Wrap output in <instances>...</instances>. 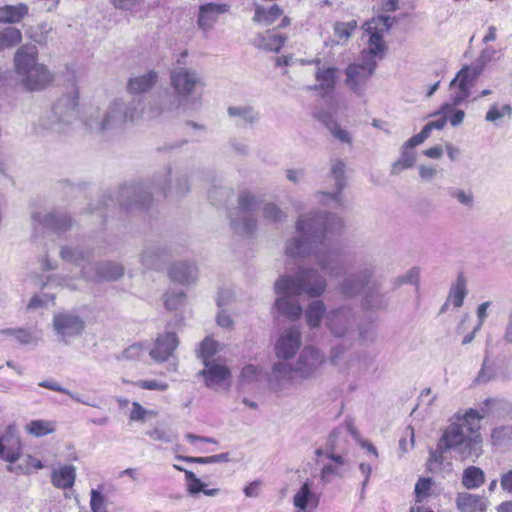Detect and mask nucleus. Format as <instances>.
<instances>
[{
	"label": "nucleus",
	"instance_id": "31",
	"mask_svg": "<svg viewBox=\"0 0 512 512\" xmlns=\"http://www.w3.org/2000/svg\"><path fill=\"white\" fill-rule=\"evenodd\" d=\"M76 480V467L74 465H61L53 468L51 472V483L57 489H70Z\"/></svg>",
	"mask_w": 512,
	"mask_h": 512
},
{
	"label": "nucleus",
	"instance_id": "42",
	"mask_svg": "<svg viewBox=\"0 0 512 512\" xmlns=\"http://www.w3.org/2000/svg\"><path fill=\"white\" fill-rule=\"evenodd\" d=\"M326 306L322 300L312 301L305 312L306 322L311 328L319 327L322 319H325Z\"/></svg>",
	"mask_w": 512,
	"mask_h": 512
},
{
	"label": "nucleus",
	"instance_id": "14",
	"mask_svg": "<svg viewBox=\"0 0 512 512\" xmlns=\"http://www.w3.org/2000/svg\"><path fill=\"white\" fill-rule=\"evenodd\" d=\"M324 362V354L315 347L306 346L300 352L294 365L295 375L302 379L311 378L317 373Z\"/></svg>",
	"mask_w": 512,
	"mask_h": 512
},
{
	"label": "nucleus",
	"instance_id": "21",
	"mask_svg": "<svg viewBox=\"0 0 512 512\" xmlns=\"http://www.w3.org/2000/svg\"><path fill=\"white\" fill-rule=\"evenodd\" d=\"M203 364L205 368L200 370L197 376L202 377L206 387L210 389L218 390L231 376L229 368L215 360L206 361Z\"/></svg>",
	"mask_w": 512,
	"mask_h": 512
},
{
	"label": "nucleus",
	"instance_id": "52",
	"mask_svg": "<svg viewBox=\"0 0 512 512\" xmlns=\"http://www.w3.org/2000/svg\"><path fill=\"white\" fill-rule=\"evenodd\" d=\"M261 375V371L258 368V366L253 364H247L245 365L240 373L239 376V385L245 386L249 384L256 383Z\"/></svg>",
	"mask_w": 512,
	"mask_h": 512
},
{
	"label": "nucleus",
	"instance_id": "56",
	"mask_svg": "<svg viewBox=\"0 0 512 512\" xmlns=\"http://www.w3.org/2000/svg\"><path fill=\"white\" fill-rule=\"evenodd\" d=\"M173 467L178 471H182L185 473V478L187 481H189L187 489L190 494H197L203 490L204 484L201 482L199 478L196 477V475L192 471L187 470L176 464Z\"/></svg>",
	"mask_w": 512,
	"mask_h": 512
},
{
	"label": "nucleus",
	"instance_id": "26",
	"mask_svg": "<svg viewBox=\"0 0 512 512\" xmlns=\"http://www.w3.org/2000/svg\"><path fill=\"white\" fill-rule=\"evenodd\" d=\"M183 102H185V100L176 94L166 95L160 99L157 105L151 104L147 111V118L154 119L164 115L175 114L179 111Z\"/></svg>",
	"mask_w": 512,
	"mask_h": 512
},
{
	"label": "nucleus",
	"instance_id": "6",
	"mask_svg": "<svg viewBox=\"0 0 512 512\" xmlns=\"http://www.w3.org/2000/svg\"><path fill=\"white\" fill-rule=\"evenodd\" d=\"M79 92L72 90L59 97L52 107L43 112L35 126L37 130L67 133L79 118Z\"/></svg>",
	"mask_w": 512,
	"mask_h": 512
},
{
	"label": "nucleus",
	"instance_id": "38",
	"mask_svg": "<svg viewBox=\"0 0 512 512\" xmlns=\"http://www.w3.org/2000/svg\"><path fill=\"white\" fill-rule=\"evenodd\" d=\"M280 295L281 297H278L274 304L278 313L284 315L285 317L291 320L298 319L302 314L301 306L298 304L297 301L290 299L291 295Z\"/></svg>",
	"mask_w": 512,
	"mask_h": 512
},
{
	"label": "nucleus",
	"instance_id": "18",
	"mask_svg": "<svg viewBox=\"0 0 512 512\" xmlns=\"http://www.w3.org/2000/svg\"><path fill=\"white\" fill-rule=\"evenodd\" d=\"M481 74V67L479 66H464L451 81L450 86L458 83V91L453 95V105H458L466 100L470 95V87L474 81Z\"/></svg>",
	"mask_w": 512,
	"mask_h": 512
},
{
	"label": "nucleus",
	"instance_id": "45",
	"mask_svg": "<svg viewBox=\"0 0 512 512\" xmlns=\"http://www.w3.org/2000/svg\"><path fill=\"white\" fill-rule=\"evenodd\" d=\"M466 295V279L463 275H459L456 279V282L450 288L447 299L453 304L455 308H460L464 303Z\"/></svg>",
	"mask_w": 512,
	"mask_h": 512
},
{
	"label": "nucleus",
	"instance_id": "1",
	"mask_svg": "<svg viewBox=\"0 0 512 512\" xmlns=\"http://www.w3.org/2000/svg\"><path fill=\"white\" fill-rule=\"evenodd\" d=\"M343 220L324 212L302 214L296 221L298 236L286 244V255L291 258L314 256L317 265L330 276H338L343 269L338 249L328 243L330 237L341 232Z\"/></svg>",
	"mask_w": 512,
	"mask_h": 512
},
{
	"label": "nucleus",
	"instance_id": "27",
	"mask_svg": "<svg viewBox=\"0 0 512 512\" xmlns=\"http://www.w3.org/2000/svg\"><path fill=\"white\" fill-rule=\"evenodd\" d=\"M365 31L369 34V40L368 48L362 52V59L372 58L376 60V57L382 59L386 46L381 31H378L376 26H372V23L366 24Z\"/></svg>",
	"mask_w": 512,
	"mask_h": 512
},
{
	"label": "nucleus",
	"instance_id": "61",
	"mask_svg": "<svg viewBox=\"0 0 512 512\" xmlns=\"http://www.w3.org/2000/svg\"><path fill=\"white\" fill-rule=\"evenodd\" d=\"M432 481L430 478H420L415 485V496L417 502H421L428 496Z\"/></svg>",
	"mask_w": 512,
	"mask_h": 512
},
{
	"label": "nucleus",
	"instance_id": "44",
	"mask_svg": "<svg viewBox=\"0 0 512 512\" xmlns=\"http://www.w3.org/2000/svg\"><path fill=\"white\" fill-rule=\"evenodd\" d=\"M1 335L13 336L20 344H36L40 337L31 329L27 328H6L0 330Z\"/></svg>",
	"mask_w": 512,
	"mask_h": 512
},
{
	"label": "nucleus",
	"instance_id": "41",
	"mask_svg": "<svg viewBox=\"0 0 512 512\" xmlns=\"http://www.w3.org/2000/svg\"><path fill=\"white\" fill-rule=\"evenodd\" d=\"M485 483V473L477 466H469L462 474V485L469 489H477Z\"/></svg>",
	"mask_w": 512,
	"mask_h": 512
},
{
	"label": "nucleus",
	"instance_id": "58",
	"mask_svg": "<svg viewBox=\"0 0 512 512\" xmlns=\"http://www.w3.org/2000/svg\"><path fill=\"white\" fill-rule=\"evenodd\" d=\"M232 191L226 187L214 186L208 193V197L213 205H220L226 202L231 196Z\"/></svg>",
	"mask_w": 512,
	"mask_h": 512
},
{
	"label": "nucleus",
	"instance_id": "30",
	"mask_svg": "<svg viewBox=\"0 0 512 512\" xmlns=\"http://www.w3.org/2000/svg\"><path fill=\"white\" fill-rule=\"evenodd\" d=\"M224 12H226L225 5L215 3H207L201 5L199 8V16L197 21L198 27L203 31L210 30L217 22L219 15Z\"/></svg>",
	"mask_w": 512,
	"mask_h": 512
},
{
	"label": "nucleus",
	"instance_id": "46",
	"mask_svg": "<svg viewBox=\"0 0 512 512\" xmlns=\"http://www.w3.org/2000/svg\"><path fill=\"white\" fill-rule=\"evenodd\" d=\"M282 14L283 10L276 4L268 9L262 6H257L255 9L253 21L257 23H263L265 25H270L274 23Z\"/></svg>",
	"mask_w": 512,
	"mask_h": 512
},
{
	"label": "nucleus",
	"instance_id": "32",
	"mask_svg": "<svg viewBox=\"0 0 512 512\" xmlns=\"http://www.w3.org/2000/svg\"><path fill=\"white\" fill-rule=\"evenodd\" d=\"M158 73L150 70L147 73L131 77L127 82V90L131 94H141L150 91L158 81Z\"/></svg>",
	"mask_w": 512,
	"mask_h": 512
},
{
	"label": "nucleus",
	"instance_id": "49",
	"mask_svg": "<svg viewBox=\"0 0 512 512\" xmlns=\"http://www.w3.org/2000/svg\"><path fill=\"white\" fill-rule=\"evenodd\" d=\"M22 40L21 31L15 27H6L0 31V50L19 44Z\"/></svg>",
	"mask_w": 512,
	"mask_h": 512
},
{
	"label": "nucleus",
	"instance_id": "57",
	"mask_svg": "<svg viewBox=\"0 0 512 512\" xmlns=\"http://www.w3.org/2000/svg\"><path fill=\"white\" fill-rule=\"evenodd\" d=\"M218 345V342L209 337H206L202 341L199 353L203 363H206V361H211L210 358L213 357L218 351Z\"/></svg>",
	"mask_w": 512,
	"mask_h": 512
},
{
	"label": "nucleus",
	"instance_id": "51",
	"mask_svg": "<svg viewBox=\"0 0 512 512\" xmlns=\"http://www.w3.org/2000/svg\"><path fill=\"white\" fill-rule=\"evenodd\" d=\"M447 192L452 199H455L464 207L471 208L474 204V195L473 192L470 190L449 187L447 189Z\"/></svg>",
	"mask_w": 512,
	"mask_h": 512
},
{
	"label": "nucleus",
	"instance_id": "33",
	"mask_svg": "<svg viewBox=\"0 0 512 512\" xmlns=\"http://www.w3.org/2000/svg\"><path fill=\"white\" fill-rule=\"evenodd\" d=\"M310 63H315L318 65L317 71L315 73V79L319 83L318 85H314L313 89H320L325 93L330 92L334 89L336 83V72L337 70L333 67H324L320 66V59H314Z\"/></svg>",
	"mask_w": 512,
	"mask_h": 512
},
{
	"label": "nucleus",
	"instance_id": "54",
	"mask_svg": "<svg viewBox=\"0 0 512 512\" xmlns=\"http://www.w3.org/2000/svg\"><path fill=\"white\" fill-rule=\"evenodd\" d=\"M262 216L264 219L272 222H283L286 220L287 215L275 203H266L262 208Z\"/></svg>",
	"mask_w": 512,
	"mask_h": 512
},
{
	"label": "nucleus",
	"instance_id": "22",
	"mask_svg": "<svg viewBox=\"0 0 512 512\" xmlns=\"http://www.w3.org/2000/svg\"><path fill=\"white\" fill-rule=\"evenodd\" d=\"M227 114L238 127H253L260 121V112L252 105L229 106Z\"/></svg>",
	"mask_w": 512,
	"mask_h": 512
},
{
	"label": "nucleus",
	"instance_id": "37",
	"mask_svg": "<svg viewBox=\"0 0 512 512\" xmlns=\"http://www.w3.org/2000/svg\"><path fill=\"white\" fill-rule=\"evenodd\" d=\"M286 41V37L277 34L267 32L264 35H258L254 38V45L262 50L270 52H279Z\"/></svg>",
	"mask_w": 512,
	"mask_h": 512
},
{
	"label": "nucleus",
	"instance_id": "19",
	"mask_svg": "<svg viewBox=\"0 0 512 512\" xmlns=\"http://www.w3.org/2000/svg\"><path fill=\"white\" fill-rule=\"evenodd\" d=\"M32 220L44 229L56 234L66 232L72 225L70 217L66 213L59 211H51L46 214L33 212Z\"/></svg>",
	"mask_w": 512,
	"mask_h": 512
},
{
	"label": "nucleus",
	"instance_id": "25",
	"mask_svg": "<svg viewBox=\"0 0 512 512\" xmlns=\"http://www.w3.org/2000/svg\"><path fill=\"white\" fill-rule=\"evenodd\" d=\"M295 374L294 366L284 361H278L272 366L268 381L275 390H282L291 384Z\"/></svg>",
	"mask_w": 512,
	"mask_h": 512
},
{
	"label": "nucleus",
	"instance_id": "11",
	"mask_svg": "<svg viewBox=\"0 0 512 512\" xmlns=\"http://www.w3.org/2000/svg\"><path fill=\"white\" fill-rule=\"evenodd\" d=\"M170 84L174 93L187 101L199 86H204V82L199 73L188 67L176 66L170 73Z\"/></svg>",
	"mask_w": 512,
	"mask_h": 512
},
{
	"label": "nucleus",
	"instance_id": "39",
	"mask_svg": "<svg viewBox=\"0 0 512 512\" xmlns=\"http://www.w3.org/2000/svg\"><path fill=\"white\" fill-rule=\"evenodd\" d=\"M29 8L24 3L17 5H5L0 7V22L3 23H18L25 16L28 15Z\"/></svg>",
	"mask_w": 512,
	"mask_h": 512
},
{
	"label": "nucleus",
	"instance_id": "62",
	"mask_svg": "<svg viewBox=\"0 0 512 512\" xmlns=\"http://www.w3.org/2000/svg\"><path fill=\"white\" fill-rule=\"evenodd\" d=\"M143 351V347L139 343H134L127 347L120 356L117 357L118 360H135L137 359Z\"/></svg>",
	"mask_w": 512,
	"mask_h": 512
},
{
	"label": "nucleus",
	"instance_id": "47",
	"mask_svg": "<svg viewBox=\"0 0 512 512\" xmlns=\"http://www.w3.org/2000/svg\"><path fill=\"white\" fill-rule=\"evenodd\" d=\"M512 117V107L509 104H504L499 106L497 104H493L490 106L489 110L485 115V120L487 122H491L496 126L502 124L505 118L510 119Z\"/></svg>",
	"mask_w": 512,
	"mask_h": 512
},
{
	"label": "nucleus",
	"instance_id": "34",
	"mask_svg": "<svg viewBox=\"0 0 512 512\" xmlns=\"http://www.w3.org/2000/svg\"><path fill=\"white\" fill-rule=\"evenodd\" d=\"M167 256L168 250L166 248L152 245L143 250L141 262L146 268L160 269Z\"/></svg>",
	"mask_w": 512,
	"mask_h": 512
},
{
	"label": "nucleus",
	"instance_id": "55",
	"mask_svg": "<svg viewBox=\"0 0 512 512\" xmlns=\"http://www.w3.org/2000/svg\"><path fill=\"white\" fill-rule=\"evenodd\" d=\"M186 300V294L179 291H168L164 295V304L168 310H176L183 306Z\"/></svg>",
	"mask_w": 512,
	"mask_h": 512
},
{
	"label": "nucleus",
	"instance_id": "4",
	"mask_svg": "<svg viewBox=\"0 0 512 512\" xmlns=\"http://www.w3.org/2000/svg\"><path fill=\"white\" fill-rule=\"evenodd\" d=\"M336 291L344 299L361 297V306L368 311L385 310L390 303L389 293L378 277L377 261L371 256L358 258L355 270L338 282Z\"/></svg>",
	"mask_w": 512,
	"mask_h": 512
},
{
	"label": "nucleus",
	"instance_id": "59",
	"mask_svg": "<svg viewBox=\"0 0 512 512\" xmlns=\"http://www.w3.org/2000/svg\"><path fill=\"white\" fill-rule=\"evenodd\" d=\"M357 27L356 21L349 22H336L334 24V33L339 39H348L352 35V32Z\"/></svg>",
	"mask_w": 512,
	"mask_h": 512
},
{
	"label": "nucleus",
	"instance_id": "28",
	"mask_svg": "<svg viewBox=\"0 0 512 512\" xmlns=\"http://www.w3.org/2000/svg\"><path fill=\"white\" fill-rule=\"evenodd\" d=\"M422 142H414V136L407 140L400 148V157L391 166V174L398 175L403 170L412 168L416 162L414 147Z\"/></svg>",
	"mask_w": 512,
	"mask_h": 512
},
{
	"label": "nucleus",
	"instance_id": "48",
	"mask_svg": "<svg viewBox=\"0 0 512 512\" xmlns=\"http://www.w3.org/2000/svg\"><path fill=\"white\" fill-rule=\"evenodd\" d=\"M40 387L56 391L62 394L68 395L71 399L78 403H82L84 405L92 406V407H98L97 404L90 402L89 400L81 398L78 394L62 387L57 381L55 380H43L38 383Z\"/></svg>",
	"mask_w": 512,
	"mask_h": 512
},
{
	"label": "nucleus",
	"instance_id": "7",
	"mask_svg": "<svg viewBox=\"0 0 512 512\" xmlns=\"http://www.w3.org/2000/svg\"><path fill=\"white\" fill-rule=\"evenodd\" d=\"M274 289L276 294L307 295L317 298L325 293L327 280L314 268L299 267L293 275L280 276L274 284Z\"/></svg>",
	"mask_w": 512,
	"mask_h": 512
},
{
	"label": "nucleus",
	"instance_id": "15",
	"mask_svg": "<svg viewBox=\"0 0 512 512\" xmlns=\"http://www.w3.org/2000/svg\"><path fill=\"white\" fill-rule=\"evenodd\" d=\"M345 163L341 159L331 160L330 177L334 180L333 192L318 191L315 193V197L318 201L326 204L328 202H335L338 205H342V191L346 187L345 179Z\"/></svg>",
	"mask_w": 512,
	"mask_h": 512
},
{
	"label": "nucleus",
	"instance_id": "16",
	"mask_svg": "<svg viewBox=\"0 0 512 512\" xmlns=\"http://www.w3.org/2000/svg\"><path fill=\"white\" fill-rule=\"evenodd\" d=\"M53 327L57 335L68 344V338L82 334L85 329V321L77 314L65 312L54 315Z\"/></svg>",
	"mask_w": 512,
	"mask_h": 512
},
{
	"label": "nucleus",
	"instance_id": "24",
	"mask_svg": "<svg viewBox=\"0 0 512 512\" xmlns=\"http://www.w3.org/2000/svg\"><path fill=\"white\" fill-rule=\"evenodd\" d=\"M168 274L171 281L189 285L197 281L198 269L194 263L178 261L172 264Z\"/></svg>",
	"mask_w": 512,
	"mask_h": 512
},
{
	"label": "nucleus",
	"instance_id": "9",
	"mask_svg": "<svg viewBox=\"0 0 512 512\" xmlns=\"http://www.w3.org/2000/svg\"><path fill=\"white\" fill-rule=\"evenodd\" d=\"M258 207L259 201L254 194L249 191L240 192L235 215L232 211L228 215L232 229L243 235L253 234L257 227L256 211Z\"/></svg>",
	"mask_w": 512,
	"mask_h": 512
},
{
	"label": "nucleus",
	"instance_id": "29",
	"mask_svg": "<svg viewBox=\"0 0 512 512\" xmlns=\"http://www.w3.org/2000/svg\"><path fill=\"white\" fill-rule=\"evenodd\" d=\"M453 111V106L449 103H445L441 106L440 110L432 114V116H439L436 120L428 122L420 131V133L414 135V142H424L429 136L432 130H441L447 123L448 115Z\"/></svg>",
	"mask_w": 512,
	"mask_h": 512
},
{
	"label": "nucleus",
	"instance_id": "8",
	"mask_svg": "<svg viewBox=\"0 0 512 512\" xmlns=\"http://www.w3.org/2000/svg\"><path fill=\"white\" fill-rule=\"evenodd\" d=\"M17 73L22 77L25 87L31 91L41 90L52 81L48 69L36 63V47L23 45L14 57Z\"/></svg>",
	"mask_w": 512,
	"mask_h": 512
},
{
	"label": "nucleus",
	"instance_id": "12",
	"mask_svg": "<svg viewBox=\"0 0 512 512\" xmlns=\"http://www.w3.org/2000/svg\"><path fill=\"white\" fill-rule=\"evenodd\" d=\"M377 67L376 60L372 58L362 59L361 64H351L346 69V84L356 94L362 95L366 83L373 75Z\"/></svg>",
	"mask_w": 512,
	"mask_h": 512
},
{
	"label": "nucleus",
	"instance_id": "64",
	"mask_svg": "<svg viewBox=\"0 0 512 512\" xmlns=\"http://www.w3.org/2000/svg\"><path fill=\"white\" fill-rule=\"evenodd\" d=\"M341 435H342L341 428H336L330 433V435L326 441V451L336 452V450H338L340 448Z\"/></svg>",
	"mask_w": 512,
	"mask_h": 512
},
{
	"label": "nucleus",
	"instance_id": "13",
	"mask_svg": "<svg viewBox=\"0 0 512 512\" xmlns=\"http://www.w3.org/2000/svg\"><path fill=\"white\" fill-rule=\"evenodd\" d=\"M124 274V267L115 262L101 261L86 263L81 269V275L89 281H115Z\"/></svg>",
	"mask_w": 512,
	"mask_h": 512
},
{
	"label": "nucleus",
	"instance_id": "63",
	"mask_svg": "<svg viewBox=\"0 0 512 512\" xmlns=\"http://www.w3.org/2000/svg\"><path fill=\"white\" fill-rule=\"evenodd\" d=\"M147 435L153 440L162 441L165 443H170L174 440L172 433L158 427L147 431Z\"/></svg>",
	"mask_w": 512,
	"mask_h": 512
},
{
	"label": "nucleus",
	"instance_id": "20",
	"mask_svg": "<svg viewBox=\"0 0 512 512\" xmlns=\"http://www.w3.org/2000/svg\"><path fill=\"white\" fill-rule=\"evenodd\" d=\"M302 345L301 333L296 328L284 330L275 344V353L278 358L290 359Z\"/></svg>",
	"mask_w": 512,
	"mask_h": 512
},
{
	"label": "nucleus",
	"instance_id": "35",
	"mask_svg": "<svg viewBox=\"0 0 512 512\" xmlns=\"http://www.w3.org/2000/svg\"><path fill=\"white\" fill-rule=\"evenodd\" d=\"M318 502L319 499L312 491V483L309 480H306L293 496L294 506L301 511H305L310 503L316 507Z\"/></svg>",
	"mask_w": 512,
	"mask_h": 512
},
{
	"label": "nucleus",
	"instance_id": "23",
	"mask_svg": "<svg viewBox=\"0 0 512 512\" xmlns=\"http://www.w3.org/2000/svg\"><path fill=\"white\" fill-rule=\"evenodd\" d=\"M179 345L178 338L174 332H166L159 335L155 340V347L150 351V356L158 362L166 361Z\"/></svg>",
	"mask_w": 512,
	"mask_h": 512
},
{
	"label": "nucleus",
	"instance_id": "50",
	"mask_svg": "<svg viewBox=\"0 0 512 512\" xmlns=\"http://www.w3.org/2000/svg\"><path fill=\"white\" fill-rule=\"evenodd\" d=\"M492 444L495 446H512V425L495 428L491 434Z\"/></svg>",
	"mask_w": 512,
	"mask_h": 512
},
{
	"label": "nucleus",
	"instance_id": "60",
	"mask_svg": "<svg viewBox=\"0 0 512 512\" xmlns=\"http://www.w3.org/2000/svg\"><path fill=\"white\" fill-rule=\"evenodd\" d=\"M90 507L92 512H106L105 497L100 491L91 490Z\"/></svg>",
	"mask_w": 512,
	"mask_h": 512
},
{
	"label": "nucleus",
	"instance_id": "10",
	"mask_svg": "<svg viewBox=\"0 0 512 512\" xmlns=\"http://www.w3.org/2000/svg\"><path fill=\"white\" fill-rule=\"evenodd\" d=\"M357 324L356 312L350 305L331 308L325 314V326L337 338L349 337L354 333Z\"/></svg>",
	"mask_w": 512,
	"mask_h": 512
},
{
	"label": "nucleus",
	"instance_id": "17",
	"mask_svg": "<svg viewBox=\"0 0 512 512\" xmlns=\"http://www.w3.org/2000/svg\"><path fill=\"white\" fill-rule=\"evenodd\" d=\"M23 444L17 428L9 425L0 435V459L10 464L22 456Z\"/></svg>",
	"mask_w": 512,
	"mask_h": 512
},
{
	"label": "nucleus",
	"instance_id": "2",
	"mask_svg": "<svg viewBox=\"0 0 512 512\" xmlns=\"http://www.w3.org/2000/svg\"><path fill=\"white\" fill-rule=\"evenodd\" d=\"M190 184L187 174L172 177L171 167H165L156 173L149 183H137L119 187L117 191L103 195V206L119 205L126 211L148 208L153 193L163 197H182L189 192Z\"/></svg>",
	"mask_w": 512,
	"mask_h": 512
},
{
	"label": "nucleus",
	"instance_id": "53",
	"mask_svg": "<svg viewBox=\"0 0 512 512\" xmlns=\"http://www.w3.org/2000/svg\"><path fill=\"white\" fill-rule=\"evenodd\" d=\"M178 460H182L189 463H198V464H212V463H221L228 462L230 460L229 453H221L213 456L207 457H191V456H177Z\"/></svg>",
	"mask_w": 512,
	"mask_h": 512
},
{
	"label": "nucleus",
	"instance_id": "43",
	"mask_svg": "<svg viewBox=\"0 0 512 512\" xmlns=\"http://www.w3.org/2000/svg\"><path fill=\"white\" fill-rule=\"evenodd\" d=\"M90 252L80 247L64 246L60 251V257L70 263L77 266H85Z\"/></svg>",
	"mask_w": 512,
	"mask_h": 512
},
{
	"label": "nucleus",
	"instance_id": "36",
	"mask_svg": "<svg viewBox=\"0 0 512 512\" xmlns=\"http://www.w3.org/2000/svg\"><path fill=\"white\" fill-rule=\"evenodd\" d=\"M456 506L460 512H484L486 509L482 497L468 492L458 493Z\"/></svg>",
	"mask_w": 512,
	"mask_h": 512
},
{
	"label": "nucleus",
	"instance_id": "3",
	"mask_svg": "<svg viewBox=\"0 0 512 512\" xmlns=\"http://www.w3.org/2000/svg\"><path fill=\"white\" fill-rule=\"evenodd\" d=\"M483 418L477 410L470 409L463 415L456 414L444 430L436 449L430 451L428 463L441 465L445 452L452 450L460 461L475 462L483 453L480 421Z\"/></svg>",
	"mask_w": 512,
	"mask_h": 512
},
{
	"label": "nucleus",
	"instance_id": "5",
	"mask_svg": "<svg viewBox=\"0 0 512 512\" xmlns=\"http://www.w3.org/2000/svg\"><path fill=\"white\" fill-rule=\"evenodd\" d=\"M143 113L141 98H116L105 109L90 108L82 122L91 130L113 131L122 129L128 123H134L143 116Z\"/></svg>",
	"mask_w": 512,
	"mask_h": 512
},
{
	"label": "nucleus",
	"instance_id": "40",
	"mask_svg": "<svg viewBox=\"0 0 512 512\" xmlns=\"http://www.w3.org/2000/svg\"><path fill=\"white\" fill-rule=\"evenodd\" d=\"M24 430L31 436L44 437L56 431V422L45 419L31 420L24 426Z\"/></svg>",
	"mask_w": 512,
	"mask_h": 512
}]
</instances>
